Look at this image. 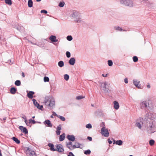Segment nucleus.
Listing matches in <instances>:
<instances>
[{
  "mask_svg": "<svg viewBox=\"0 0 156 156\" xmlns=\"http://www.w3.org/2000/svg\"><path fill=\"white\" fill-rule=\"evenodd\" d=\"M28 156H37V155L35 152L33 151L30 150L29 152L27 153Z\"/></svg>",
  "mask_w": 156,
  "mask_h": 156,
  "instance_id": "18",
  "label": "nucleus"
},
{
  "mask_svg": "<svg viewBox=\"0 0 156 156\" xmlns=\"http://www.w3.org/2000/svg\"><path fill=\"white\" fill-rule=\"evenodd\" d=\"M75 21L78 23H81L83 22V20L80 15L76 18Z\"/></svg>",
  "mask_w": 156,
  "mask_h": 156,
  "instance_id": "20",
  "label": "nucleus"
},
{
  "mask_svg": "<svg viewBox=\"0 0 156 156\" xmlns=\"http://www.w3.org/2000/svg\"><path fill=\"white\" fill-rule=\"evenodd\" d=\"M58 41V39H57L56 38L54 42H57Z\"/></svg>",
  "mask_w": 156,
  "mask_h": 156,
  "instance_id": "62",
  "label": "nucleus"
},
{
  "mask_svg": "<svg viewBox=\"0 0 156 156\" xmlns=\"http://www.w3.org/2000/svg\"><path fill=\"white\" fill-rule=\"evenodd\" d=\"M72 147L73 148V150L75 148H77V147H76V146L75 144L74 145H73Z\"/></svg>",
  "mask_w": 156,
  "mask_h": 156,
  "instance_id": "58",
  "label": "nucleus"
},
{
  "mask_svg": "<svg viewBox=\"0 0 156 156\" xmlns=\"http://www.w3.org/2000/svg\"><path fill=\"white\" fill-rule=\"evenodd\" d=\"M34 93L33 91H30L28 93H27V96L30 99H32L33 98V95L34 94Z\"/></svg>",
  "mask_w": 156,
  "mask_h": 156,
  "instance_id": "21",
  "label": "nucleus"
},
{
  "mask_svg": "<svg viewBox=\"0 0 156 156\" xmlns=\"http://www.w3.org/2000/svg\"><path fill=\"white\" fill-rule=\"evenodd\" d=\"M22 76L23 77H24L25 76V74L23 72H22Z\"/></svg>",
  "mask_w": 156,
  "mask_h": 156,
  "instance_id": "60",
  "label": "nucleus"
},
{
  "mask_svg": "<svg viewBox=\"0 0 156 156\" xmlns=\"http://www.w3.org/2000/svg\"><path fill=\"white\" fill-rule=\"evenodd\" d=\"M5 2L9 5H11L12 4L11 0H5Z\"/></svg>",
  "mask_w": 156,
  "mask_h": 156,
  "instance_id": "33",
  "label": "nucleus"
},
{
  "mask_svg": "<svg viewBox=\"0 0 156 156\" xmlns=\"http://www.w3.org/2000/svg\"><path fill=\"white\" fill-rule=\"evenodd\" d=\"M66 55L67 58H69L71 56L70 52L68 51L66 52Z\"/></svg>",
  "mask_w": 156,
  "mask_h": 156,
  "instance_id": "45",
  "label": "nucleus"
},
{
  "mask_svg": "<svg viewBox=\"0 0 156 156\" xmlns=\"http://www.w3.org/2000/svg\"><path fill=\"white\" fill-rule=\"evenodd\" d=\"M56 38V37L54 35H51L49 37V39L52 42H54Z\"/></svg>",
  "mask_w": 156,
  "mask_h": 156,
  "instance_id": "26",
  "label": "nucleus"
},
{
  "mask_svg": "<svg viewBox=\"0 0 156 156\" xmlns=\"http://www.w3.org/2000/svg\"><path fill=\"white\" fill-rule=\"evenodd\" d=\"M12 140L16 142L17 144H19L20 143V141L18 139L15 137H13L12 138Z\"/></svg>",
  "mask_w": 156,
  "mask_h": 156,
  "instance_id": "29",
  "label": "nucleus"
},
{
  "mask_svg": "<svg viewBox=\"0 0 156 156\" xmlns=\"http://www.w3.org/2000/svg\"><path fill=\"white\" fill-rule=\"evenodd\" d=\"M48 146L50 147V150L51 151H55L56 150L55 149L54 145L51 143H49L48 144Z\"/></svg>",
  "mask_w": 156,
  "mask_h": 156,
  "instance_id": "22",
  "label": "nucleus"
},
{
  "mask_svg": "<svg viewBox=\"0 0 156 156\" xmlns=\"http://www.w3.org/2000/svg\"><path fill=\"white\" fill-rule=\"evenodd\" d=\"M153 116V114L151 112H148L146 114L145 119L146 120L148 119H152Z\"/></svg>",
  "mask_w": 156,
  "mask_h": 156,
  "instance_id": "13",
  "label": "nucleus"
},
{
  "mask_svg": "<svg viewBox=\"0 0 156 156\" xmlns=\"http://www.w3.org/2000/svg\"><path fill=\"white\" fill-rule=\"evenodd\" d=\"M80 15L79 13L76 11L73 10L70 16L73 17H77Z\"/></svg>",
  "mask_w": 156,
  "mask_h": 156,
  "instance_id": "11",
  "label": "nucleus"
},
{
  "mask_svg": "<svg viewBox=\"0 0 156 156\" xmlns=\"http://www.w3.org/2000/svg\"><path fill=\"white\" fill-rule=\"evenodd\" d=\"M58 117L62 121H65L66 120L65 118L62 116L59 115Z\"/></svg>",
  "mask_w": 156,
  "mask_h": 156,
  "instance_id": "42",
  "label": "nucleus"
},
{
  "mask_svg": "<svg viewBox=\"0 0 156 156\" xmlns=\"http://www.w3.org/2000/svg\"><path fill=\"white\" fill-rule=\"evenodd\" d=\"M147 88L148 89L150 88L151 86H150V84L148 83L147 86Z\"/></svg>",
  "mask_w": 156,
  "mask_h": 156,
  "instance_id": "56",
  "label": "nucleus"
},
{
  "mask_svg": "<svg viewBox=\"0 0 156 156\" xmlns=\"http://www.w3.org/2000/svg\"><path fill=\"white\" fill-rule=\"evenodd\" d=\"M101 133L105 137H108L109 136V133L108 129L104 126L101 129Z\"/></svg>",
  "mask_w": 156,
  "mask_h": 156,
  "instance_id": "6",
  "label": "nucleus"
},
{
  "mask_svg": "<svg viewBox=\"0 0 156 156\" xmlns=\"http://www.w3.org/2000/svg\"><path fill=\"white\" fill-rule=\"evenodd\" d=\"M133 83L134 85L138 88H142L143 87L140 84V81L139 80L136 79H134L133 80Z\"/></svg>",
  "mask_w": 156,
  "mask_h": 156,
  "instance_id": "7",
  "label": "nucleus"
},
{
  "mask_svg": "<svg viewBox=\"0 0 156 156\" xmlns=\"http://www.w3.org/2000/svg\"><path fill=\"white\" fill-rule=\"evenodd\" d=\"M32 101L35 106H36L39 109L42 110V108H43L42 105H40L35 99H33Z\"/></svg>",
  "mask_w": 156,
  "mask_h": 156,
  "instance_id": "9",
  "label": "nucleus"
},
{
  "mask_svg": "<svg viewBox=\"0 0 156 156\" xmlns=\"http://www.w3.org/2000/svg\"><path fill=\"white\" fill-rule=\"evenodd\" d=\"M108 65L109 66H112L113 65V62L111 60H108Z\"/></svg>",
  "mask_w": 156,
  "mask_h": 156,
  "instance_id": "35",
  "label": "nucleus"
},
{
  "mask_svg": "<svg viewBox=\"0 0 156 156\" xmlns=\"http://www.w3.org/2000/svg\"><path fill=\"white\" fill-rule=\"evenodd\" d=\"M43 102L49 109H52L55 107V100L54 98L51 96H45L44 98Z\"/></svg>",
  "mask_w": 156,
  "mask_h": 156,
  "instance_id": "1",
  "label": "nucleus"
},
{
  "mask_svg": "<svg viewBox=\"0 0 156 156\" xmlns=\"http://www.w3.org/2000/svg\"><path fill=\"white\" fill-rule=\"evenodd\" d=\"M68 156H75L73 154V153L71 152H70L69 153V154L68 155Z\"/></svg>",
  "mask_w": 156,
  "mask_h": 156,
  "instance_id": "51",
  "label": "nucleus"
},
{
  "mask_svg": "<svg viewBox=\"0 0 156 156\" xmlns=\"http://www.w3.org/2000/svg\"><path fill=\"white\" fill-rule=\"evenodd\" d=\"M113 107L114 108L115 110H118L119 108V103L116 101H114L113 102Z\"/></svg>",
  "mask_w": 156,
  "mask_h": 156,
  "instance_id": "15",
  "label": "nucleus"
},
{
  "mask_svg": "<svg viewBox=\"0 0 156 156\" xmlns=\"http://www.w3.org/2000/svg\"><path fill=\"white\" fill-rule=\"evenodd\" d=\"M154 143V141L153 140H151L149 141V144L151 146L153 145Z\"/></svg>",
  "mask_w": 156,
  "mask_h": 156,
  "instance_id": "38",
  "label": "nucleus"
},
{
  "mask_svg": "<svg viewBox=\"0 0 156 156\" xmlns=\"http://www.w3.org/2000/svg\"><path fill=\"white\" fill-rule=\"evenodd\" d=\"M67 39L69 41H71L73 39V37L69 35L67 37Z\"/></svg>",
  "mask_w": 156,
  "mask_h": 156,
  "instance_id": "40",
  "label": "nucleus"
},
{
  "mask_svg": "<svg viewBox=\"0 0 156 156\" xmlns=\"http://www.w3.org/2000/svg\"><path fill=\"white\" fill-rule=\"evenodd\" d=\"M65 137V133H63L62 134L60 135L59 136V141H62L63 140Z\"/></svg>",
  "mask_w": 156,
  "mask_h": 156,
  "instance_id": "24",
  "label": "nucleus"
},
{
  "mask_svg": "<svg viewBox=\"0 0 156 156\" xmlns=\"http://www.w3.org/2000/svg\"><path fill=\"white\" fill-rule=\"evenodd\" d=\"M149 105V101L148 100L141 101L140 104V108L142 109L147 110L150 108Z\"/></svg>",
  "mask_w": 156,
  "mask_h": 156,
  "instance_id": "2",
  "label": "nucleus"
},
{
  "mask_svg": "<svg viewBox=\"0 0 156 156\" xmlns=\"http://www.w3.org/2000/svg\"><path fill=\"white\" fill-rule=\"evenodd\" d=\"M84 96L82 95L78 96L76 97V99L77 100H80L81 99L84 98Z\"/></svg>",
  "mask_w": 156,
  "mask_h": 156,
  "instance_id": "37",
  "label": "nucleus"
},
{
  "mask_svg": "<svg viewBox=\"0 0 156 156\" xmlns=\"http://www.w3.org/2000/svg\"><path fill=\"white\" fill-rule=\"evenodd\" d=\"M58 66L60 67H62L64 66V62L63 61H61L58 62Z\"/></svg>",
  "mask_w": 156,
  "mask_h": 156,
  "instance_id": "31",
  "label": "nucleus"
},
{
  "mask_svg": "<svg viewBox=\"0 0 156 156\" xmlns=\"http://www.w3.org/2000/svg\"><path fill=\"white\" fill-rule=\"evenodd\" d=\"M124 82L126 83H128V79L127 78H125L124 79Z\"/></svg>",
  "mask_w": 156,
  "mask_h": 156,
  "instance_id": "53",
  "label": "nucleus"
},
{
  "mask_svg": "<svg viewBox=\"0 0 156 156\" xmlns=\"http://www.w3.org/2000/svg\"><path fill=\"white\" fill-rule=\"evenodd\" d=\"M114 29L115 30L118 31H124V30H123L122 28V27H114Z\"/></svg>",
  "mask_w": 156,
  "mask_h": 156,
  "instance_id": "30",
  "label": "nucleus"
},
{
  "mask_svg": "<svg viewBox=\"0 0 156 156\" xmlns=\"http://www.w3.org/2000/svg\"><path fill=\"white\" fill-rule=\"evenodd\" d=\"M100 86L102 87L103 88V90L105 93L109 92V89L108 88V83L105 81L104 82L101 83Z\"/></svg>",
  "mask_w": 156,
  "mask_h": 156,
  "instance_id": "4",
  "label": "nucleus"
},
{
  "mask_svg": "<svg viewBox=\"0 0 156 156\" xmlns=\"http://www.w3.org/2000/svg\"><path fill=\"white\" fill-rule=\"evenodd\" d=\"M143 119L141 118L137 119L135 122V126L137 127L139 129H141L143 125L142 121Z\"/></svg>",
  "mask_w": 156,
  "mask_h": 156,
  "instance_id": "5",
  "label": "nucleus"
},
{
  "mask_svg": "<svg viewBox=\"0 0 156 156\" xmlns=\"http://www.w3.org/2000/svg\"><path fill=\"white\" fill-rule=\"evenodd\" d=\"M41 13H44L45 14L47 13V11L45 10H41Z\"/></svg>",
  "mask_w": 156,
  "mask_h": 156,
  "instance_id": "50",
  "label": "nucleus"
},
{
  "mask_svg": "<svg viewBox=\"0 0 156 156\" xmlns=\"http://www.w3.org/2000/svg\"><path fill=\"white\" fill-rule=\"evenodd\" d=\"M43 123L46 126L48 127H51L52 126V124L49 120H45L44 122H43Z\"/></svg>",
  "mask_w": 156,
  "mask_h": 156,
  "instance_id": "12",
  "label": "nucleus"
},
{
  "mask_svg": "<svg viewBox=\"0 0 156 156\" xmlns=\"http://www.w3.org/2000/svg\"><path fill=\"white\" fill-rule=\"evenodd\" d=\"M108 143H109V144H111L112 143V141H111L110 139H108Z\"/></svg>",
  "mask_w": 156,
  "mask_h": 156,
  "instance_id": "57",
  "label": "nucleus"
},
{
  "mask_svg": "<svg viewBox=\"0 0 156 156\" xmlns=\"http://www.w3.org/2000/svg\"><path fill=\"white\" fill-rule=\"evenodd\" d=\"M73 145H70L69 146H66L67 147L69 148L70 150H73Z\"/></svg>",
  "mask_w": 156,
  "mask_h": 156,
  "instance_id": "48",
  "label": "nucleus"
},
{
  "mask_svg": "<svg viewBox=\"0 0 156 156\" xmlns=\"http://www.w3.org/2000/svg\"><path fill=\"white\" fill-rule=\"evenodd\" d=\"M15 84L17 86H19L21 84V82L20 80H17L15 82Z\"/></svg>",
  "mask_w": 156,
  "mask_h": 156,
  "instance_id": "34",
  "label": "nucleus"
},
{
  "mask_svg": "<svg viewBox=\"0 0 156 156\" xmlns=\"http://www.w3.org/2000/svg\"><path fill=\"white\" fill-rule=\"evenodd\" d=\"M16 91V89L14 87H12L10 89V93L12 94H15Z\"/></svg>",
  "mask_w": 156,
  "mask_h": 156,
  "instance_id": "25",
  "label": "nucleus"
},
{
  "mask_svg": "<svg viewBox=\"0 0 156 156\" xmlns=\"http://www.w3.org/2000/svg\"><path fill=\"white\" fill-rule=\"evenodd\" d=\"M100 126H103H103L105 127V124H104V122H102V123H101V124H100Z\"/></svg>",
  "mask_w": 156,
  "mask_h": 156,
  "instance_id": "55",
  "label": "nucleus"
},
{
  "mask_svg": "<svg viewBox=\"0 0 156 156\" xmlns=\"http://www.w3.org/2000/svg\"><path fill=\"white\" fill-rule=\"evenodd\" d=\"M76 62V60L74 58H71L69 61V64L71 65H73Z\"/></svg>",
  "mask_w": 156,
  "mask_h": 156,
  "instance_id": "19",
  "label": "nucleus"
},
{
  "mask_svg": "<svg viewBox=\"0 0 156 156\" xmlns=\"http://www.w3.org/2000/svg\"><path fill=\"white\" fill-rule=\"evenodd\" d=\"M6 119V117H5L3 118V120H5Z\"/></svg>",
  "mask_w": 156,
  "mask_h": 156,
  "instance_id": "63",
  "label": "nucleus"
},
{
  "mask_svg": "<svg viewBox=\"0 0 156 156\" xmlns=\"http://www.w3.org/2000/svg\"><path fill=\"white\" fill-rule=\"evenodd\" d=\"M72 143L70 141L68 142H66V146H69L70 145H72Z\"/></svg>",
  "mask_w": 156,
  "mask_h": 156,
  "instance_id": "47",
  "label": "nucleus"
},
{
  "mask_svg": "<svg viewBox=\"0 0 156 156\" xmlns=\"http://www.w3.org/2000/svg\"><path fill=\"white\" fill-rule=\"evenodd\" d=\"M62 129V125L60 124L56 128V133L57 135H58L60 134L61 130Z\"/></svg>",
  "mask_w": 156,
  "mask_h": 156,
  "instance_id": "16",
  "label": "nucleus"
},
{
  "mask_svg": "<svg viewBox=\"0 0 156 156\" xmlns=\"http://www.w3.org/2000/svg\"><path fill=\"white\" fill-rule=\"evenodd\" d=\"M108 74H106V75H105L104 74H102V76L103 77H107V75Z\"/></svg>",
  "mask_w": 156,
  "mask_h": 156,
  "instance_id": "59",
  "label": "nucleus"
},
{
  "mask_svg": "<svg viewBox=\"0 0 156 156\" xmlns=\"http://www.w3.org/2000/svg\"><path fill=\"white\" fill-rule=\"evenodd\" d=\"M67 138L69 140L72 141H74L75 139V137L73 135H68L67 136Z\"/></svg>",
  "mask_w": 156,
  "mask_h": 156,
  "instance_id": "17",
  "label": "nucleus"
},
{
  "mask_svg": "<svg viewBox=\"0 0 156 156\" xmlns=\"http://www.w3.org/2000/svg\"><path fill=\"white\" fill-rule=\"evenodd\" d=\"M36 122L34 120L30 119L29 120V121H28L27 122V125L28 126H29L30 125V123H31L33 124H34Z\"/></svg>",
  "mask_w": 156,
  "mask_h": 156,
  "instance_id": "23",
  "label": "nucleus"
},
{
  "mask_svg": "<svg viewBox=\"0 0 156 156\" xmlns=\"http://www.w3.org/2000/svg\"><path fill=\"white\" fill-rule=\"evenodd\" d=\"M22 118L25 120L24 122H25L26 124H27V122L28 121H27V120L26 117L25 116H24L22 117Z\"/></svg>",
  "mask_w": 156,
  "mask_h": 156,
  "instance_id": "49",
  "label": "nucleus"
},
{
  "mask_svg": "<svg viewBox=\"0 0 156 156\" xmlns=\"http://www.w3.org/2000/svg\"><path fill=\"white\" fill-rule=\"evenodd\" d=\"M56 151L60 152H62L64 151V149L63 148L62 146L61 145H57L56 146Z\"/></svg>",
  "mask_w": 156,
  "mask_h": 156,
  "instance_id": "10",
  "label": "nucleus"
},
{
  "mask_svg": "<svg viewBox=\"0 0 156 156\" xmlns=\"http://www.w3.org/2000/svg\"><path fill=\"white\" fill-rule=\"evenodd\" d=\"M19 128L23 132L26 134L28 133V130L27 128L23 126H19Z\"/></svg>",
  "mask_w": 156,
  "mask_h": 156,
  "instance_id": "14",
  "label": "nucleus"
},
{
  "mask_svg": "<svg viewBox=\"0 0 156 156\" xmlns=\"http://www.w3.org/2000/svg\"><path fill=\"white\" fill-rule=\"evenodd\" d=\"M154 127V125L151 122H150L148 125L147 129L148 131L150 133H153L154 131L153 130V129Z\"/></svg>",
  "mask_w": 156,
  "mask_h": 156,
  "instance_id": "8",
  "label": "nucleus"
},
{
  "mask_svg": "<svg viewBox=\"0 0 156 156\" xmlns=\"http://www.w3.org/2000/svg\"><path fill=\"white\" fill-rule=\"evenodd\" d=\"M116 140H113V143L114 144H116Z\"/></svg>",
  "mask_w": 156,
  "mask_h": 156,
  "instance_id": "61",
  "label": "nucleus"
},
{
  "mask_svg": "<svg viewBox=\"0 0 156 156\" xmlns=\"http://www.w3.org/2000/svg\"><path fill=\"white\" fill-rule=\"evenodd\" d=\"M0 156H2V154L1 153V150L0 149Z\"/></svg>",
  "mask_w": 156,
  "mask_h": 156,
  "instance_id": "64",
  "label": "nucleus"
},
{
  "mask_svg": "<svg viewBox=\"0 0 156 156\" xmlns=\"http://www.w3.org/2000/svg\"><path fill=\"white\" fill-rule=\"evenodd\" d=\"M133 60L134 62H136L138 61V58L136 56H134L133 57Z\"/></svg>",
  "mask_w": 156,
  "mask_h": 156,
  "instance_id": "43",
  "label": "nucleus"
},
{
  "mask_svg": "<svg viewBox=\"0 0 156 156\" xmlns=\"http://www.w3.org/2000/svg\"><path fill=\"white\" fill-rule=\"evenodd\" d=\"M120 3L126 6L131 7L133 5V1L132 0H120Z\"/></svg>",
  "mask_w": 156,
  "mask_h": 156,
  "instance_id": "3",
  "label": "nucleus"
},
{
  "mask_svg": "<svg viewBox=\"0 0 156 156\" xmlns=\"http://www.w3.org/2000/svg\"><path fill=\"white\" fill-rule=\"evenodd\" d=\"M87 139L89 140L90 141H91L92 140V138L90 136H88L87 137Z\"/></svg>",
  "mask_w": 156,
  "mask_h": 156,
  "instance_id": "54",
  "label": "nucleus"
},
{
  "mask_svg": "<svg viewBox=\"0 0 156 156\" xmlns=\"http://www.w3.org/2000/svg\"><path fill=\"white\" fill-rule=\"evenodd\" d=\"M49 80V78L47 76H45L44 78V82H48Z\"/></svg>",
  "mask_w": 156,
  "mask_h": 156,
  "instance_id": "39",
  "label": "nucleus"
},
{
  "mask_svg": "<svg viewBox=\"0 0 156 156\" xmlns=\"http://www.w3.org/2000/svg\"><path fill=\"white\" fill-rule=\"evenodd\" d=\"M64 5V3L62 2H60L59 4V6L60 7H63Z\"/></svg>",
  "mask_w": 156,
  "mask_h": 156,
  "instance_id": "46",
  "label": "nucleus"
},
{
  "mask_svg": "<svg viewBox=\"0 0 156 156\" xmlns=\"http://www.w3.org/2000/svg\"><path fill=\"white\" fill-rule=\"evenodd\" d=\"M123 141L121 140H116V144L119 146H121L122 144Z\"/></svg>",
  "mask_w": 156,
  "mask_h": 156,
  "instance_id": "27",
  "label": "nucleus"
},
{
  "mask_svg": "<svg viewBox=\"0 0 156 156\" xmlns=\"http://www.w3.org/2000/svg\"><path fill=\"white\" fill-rule=\"evenodd\" d=\"M64 79L66 81L68 80L69 78V76L68 74H66L64 75Z\"/></svg>",
  "mask_w": 156,
  "mask_h": 156,
  "instance_id": "36",
  "label": "nucleus"
},
{
  "mask_svg": "<svg viewBox=\"0 0 156 156\" xmlns=\"http://www.w3.org/2000/svg\"><path fill=\"white\" fill-rule=\"evenodd\" d=\"M86 127L87 128L91 129L92 128V126L89 123L86 125Z\"/></svg>",
  "mask_w": 156,
  "mask_h": 156,
  "instance_id": "41",
  "label": "nucleus"
},
{
  "mask_svg": "<svg viewBox=\"0 0 156 156\" xmlns=\"http://www.w3.org/2000/svg\"><path fill=\"white\" fill-rule=\"evenodd\" d=\"M28 6L29 7H31L33 6V2L32 0H29L28 2Z\"/></svg>",
  "mask_w": 156,
  "mask_h": 156,
  "instance_id": "28",
  "label": "nucleus"
},
{
  "mask_svg": "<svg viewBox=\"0 0 156 156\" xmlns=\"http://www.w3.org/2000/svg\"><path fill=\"white\" fill-rule=\"evenodd\" d=\"M52 115H53L56 116L58 117L59 116V115H57L55 112H52Z\"/></svg>",
  "mask_w": 156,
  "mask_h": 156,
  "instance_id": "52",
  "label": "nucleus"
},
{
  "mask_svg": "<svg viewBox=\"0 0 156 156\" xmlns=\"http://www.w3.org/2000/svg\"><path fill=\"white\" fill-rule=\"evenodd\" d=\"M84 153L86 155H89L90 154L91 151L89 149H88L85 151H84Z\"/></svg>",
  "mask_w": 156,
  "mask_h": 156,
  "instance_id": "32",
  "label": "nucleus"
},
{
  "mask_svg": "<svg viewBox=\"0 0 156 156\" xmlns=\"http://www.w3.org/2000/svg\"><path fill=\"white\" fill-rule=\"evenodd\" d=\"M75 144L76 145V147H77V148H80V146L81 145V144L79 143L78 142H76L75 143Z\"/></svg>",
  "mask_w": 156,
  "mask_h": 156,
  "instance_id": "44",
  "label": "nucleus"
}]
</instances>
